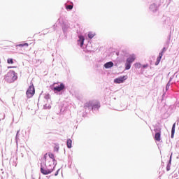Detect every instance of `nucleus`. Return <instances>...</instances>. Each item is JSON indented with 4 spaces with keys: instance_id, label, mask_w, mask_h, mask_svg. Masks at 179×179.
Listing matches in <instances>:
<instances>
[{
    "instance_id": "9b49d317",
    "label": "nucleus",
    "mask_w": 179,
    "mask_h": 179,
    "mask_svg": "<svg viewBox=\"0 0 179 179\" xmlns=\"http://www.w3.org/2000/svg\"><path fill=\"white\" fill-rule=\"evenodd\" d=\"M113 66H114V63H113V62H109L104 64V67L106 69H108V68H113Z\"/></svg>"
},
{
    "instance_id": "2eb2a0df",
    "label": "nucleus",
    "mask_w": 179,
    "mask_h": 179,
    "mask_svg": "<svg viewBox=\"0 0 179 179\" xmlns=\"http://www.w3.org/2000/svg\"><path fill=\"white\" fill-rule=\"evenodd\" d=\"M66 145L69 149H71V148H72V141L71 140V138L67 139Z\"/></svg>"
},
{
    "instance_id": "ddd939ff",
    "label": "nucleus",
    "mask_w": 179,
    "mask_h": 179,
    "mask_svg": "<svg viewBox=\"0 0 179 179\" xmlns=\"http://www.w3.org/2000/svg\"><path fill=\"white\" fill-rule=\"evenodd\" d=\"M93 106V101H90L89 102H87L85 106H84V108H89L90 107H92Z\"/></svg>"
},
{
    "instance_id": "423d86ee",
    "label": "nucleus",
    "mask_w": 179,
    "mask_h": 179,
    "mask_svg": "<svg viewBox=\"0 0 179 179\" xmlns=\"http://www.w3.org/2000/svg\"><path fill=\"white\" fill-rule=\"evenodd\" d=\"M65 89V85L64 83H60L59 85L56 86L53 88L54 92H62Z\"/></svg>"
},
{
    "instance_id": "f8f14e48",
    "label": "nucleus",
    "mask_w": 179,
    "mask_h": 179,
    "mask_svg": "<svg viewBox=\"0 0 179 179\" xmlns=\"http://www.w3.org/2000/svg\"><path fill=\"white\" fill-rule=\"evenodd\" d=\"M78 41L80 43V47H83V44L85 43V37H83V36H80L79 40Z\"/></svg>"
},
{
    "instance_id": "412c9836",
    "label": "nucleus",
    "mask_w": 179,
    "mask_h": 179,
    "mask_svg": "<svg viewBox=\"0 0 179 179\" xmlns=\"http://www.w3.org/2000/svg\"><path fill=\"white\" fill-rule=\"evenodd\" d=\"M66 9H69V10H71V9H73V6L68 5L66 6Z\"/></svg>"
},
{
    "instance_id": "b1692460",
    "label": "nucleus",
    "mask_w": 179,
    "mask_h": 179,
    "mask_svg": "<svg viewBox=\"0 0 179 179\" xmlns=\"http://www.w3.org/2000/svg\"><path fill=\"white\" fill-rule=\"evenodd\" d=\"M148 66H149L148 64H144V65H143V68H148Z\"/></svg>"
},
{
    "instance_id": "f257e3e1",
    "label": "nucleus",
    "mask_w": 179,
    "mask_h": 179,
    "mask_svg": "<svg viewBox=\"0 0 179 179\" xmlns=\"http://www.w3.org/2000/svg\"><path fill=\"white\" fill-rule=\"evenodd\" d=\"M48 155V153L45 154L43 159L45 160V167L43 166H41V172L44 176H47L48 174H51L52 171H54V169L55 168V163L57 162L52 161L50 159H47V156Z\"/></svg>"
},
{
    "instance_id": "f3484780",
    "label": "nucleus",
    "mask_w": 179,
    "mask_h": 179,
    "mask_svg": "<svg viewBox=\"0 0 179 179\" xmlns=\"http://www.w3.org/2000/svg\"><path fill=\"white\" fill-rule=\"evenodd\" d=\"M17 47H29V43H21L17 45Z\"/></svg>"
},
{
    "instance_id": "7ed1b4c3",
    "label": "nucleus",
    "mask_w": 179,
    "mask_h": 179,
    "mask_svg": "<svg viewBox=\"0 0 179 179\" xmlns=\"http://www.w3.org/2000/svg\"><path fill=\"white\" fill-rule=\"evenodd\" d=\"M34 93H36V90H34V85H31L29 87L26 94L27 97L30 99L32 96H34Z\"/></svg>"
},
{
    "instance_id": "f03ea898",
    "label": "nucleus",
    "mask_w": 179,
    "mask_h": 179,
    "mask_svg": "<svg viewBox=\"0 0 179 179\" xmlns=\"http://www.w3.org/2000/svg\"><path fill=\"white\" fill-rule=\"evenodd\" d=\"M5 79L7 82L12 83V82H15L16 79H17V76H16V73L13 71H10L7 75L5 76Z\"/></svg>"
},
{
    "instance_id": "393cba45",
    "label": "nucleus",
    "mask_w": 179,
    "mask_h": 179,
    "mask_svg": "<svg viewBox=\"0 0 179 179\" xmlns=\"http://www.w3.org/2000/svg\"><path fill=\"white\" fill-rule=\"evenodd\" d=\"M55 176H58V171L55 174Z\"/></svg>"
},
{
    "instance_id": "dca6fc26",
    "label": "nucleus",
    "mask_w": 179,
    "mask_h": 179,
    "mask_svg": "<svg viewBox=\"0 0 179 179\" xmlns=\"http://www.w3.org/2000/svg\"><path fill=\"white\" fill-rule=\"evenodd\" d=\"M131 64L129 62H126L125 63V69L128 71L129 69H131Z\"/></svg>"
},
{
    "instance_id": "4be33fe9",
    "label": "nucleus",
    "mask_w": 179,
    "mask_h": 179,
    "mask_svg": "<svg viewBox=\"0 0 179 179\" xmlns=\"http://www.w3.org/2000/svg\"><path fill=\"white\" fill-rule=\"evenodd\" d=\"M7 63L8 64H13V59H8Z\"/></svg>"
},
{
    "instance_id": "4468645a",
    "label": "nucleus",
    "mask_w": 179,
    "mask_h": 179,
    "mask_svg": "<svg viewBox=\"0 0 179 179\" xmlns=\"http://www.w3.org/2000/svg\"><path fill=\"white\" fill-rule=\"evenodd\" d=\"M176 133V123L173 124L171 130V138H174V134Z\"/></svg>"
},
{
    "instance_id": "6e6552de",
    "label": "nucleus",
    "mask_w": 179,
    "mask_h": 179,
    "mask_svg": "<svg viewBox=\"0 0 179 179\" xmlns=\"http://www.w3.org/2000/svg\"><path fill=\"white\" fill-rule=\"evenodd\" d=\"M101 107L100 102L99 101H92V110H99V108Z\"/></svg>"
},
{
    "instance_id": "39448f33",
    "label": "nucleus",
    "mask_w": 179,
    "mask_h": 179,
    "mask_svg": "<svg viewBox=\"0 0 179 179\" xmlns=\"http://www.w3.org/2000/svg\"><path fill=\"white\" fill-rule=\"evenodd\" d=\"M127 79H128V77L127 76L119 77V78H115L114 80V83H118V84L124 83V82H125V80H127Z\"/></svg>"
},
{
    "instance_id": "1a4fd4ad",
    "label": "nucleus",
    "mask_w": 179,
    "mask_h": 179,
    "mask_svg": "<svg viewBox=\"0 0 179 179\" xmlns=\"http://www.w3.org/2000/svg\"><path fill=\"white\" fill-rule=\"evenodd\" d=\"M136 59V56L134 54L130 55L129 57L127 59L126 62L132 64Z\"/></svg>"
},
{
    "instance_id": "a878e982",
    "label": "nucleus",
    "mask_w": 179,
    "mask_h": 179,
    "mask_svg": "<svg viewBox=\"0 0 179 179\" xmlns=\"http://www.w3.org/2000/svg\"><path fill=\"white\" fill-rule=\"evenodd\" d=\"M8 68L9 69V68H13V67H12V66H9V67H8Z\"/></svg>"
},
{
    "instance_id": "0eeeda50",
    "label": "nucleus",
    "mask_w": 179,
    "mask_h": 179,
    "mask_svg": "<svg viewBox=\"0 0 179 179\" xmlns=\"http://www.w3.org/2000/svg\"><path fill=\"white\" fill-rule=\"evenodd\" d=\"M166 52V48H164L162 49V52L159 54V57L157 58V61L155 62V65H157L158 64H160V61H162V57H163V53Z\"/></svg>"
},
{
    "instance_id": "aec40b11",
    "label": "nucleus",
    "mask_w": 179,
    "mask_h": 179,
    "mask_svg": "<svg viewBox=\"0 0 179 179\" xmlns=\"http://www.w3.org/2000/svg\"><path fill=\"white\" fill-rule=\"evenodd\" d=\"M150 9L151 10H152V12H153V10H154L153 9H155V10H157V8L156 6H155V5L150 6Z\"/></svg>"
},
{
    "instance_id": "20e7f679",
    "label": "nucleus",
    "mask_w": 179,
    "mask_h": 179,
    "mask_svg": "<svg viewBox=\"0 0 179 179\" xmlns=\"http://www.w3.org/2000/svg\"><path fill=\"white\" fill-rule=\"evenodd\" d=\"M155 132H156L155 135V141H157V142H160V137L162 136V129H155Z\"/></svg>"
},
{
    "instance_id": "a211bd4d",
    "label": "nucleus",
    "mask_w": 179,
    "mask_h": 179,
    "mask_svg": "<svg viewBox=\"0 0 179 179\" xmlns=\"http://www.w3.org/2000/svg\"><path fill=\"white\" fill-rule=\"evenodd\" d=\"M95 36H96V34H94L93 32H89L88 33L89 38H93V37H94Z\"/></svg>"
},
{
    "instance_id": "bb28decb",
    "label": "nucleus",
    "mask_w": 179,
    "mask_h": 179,
    "mask_svg": "<svg viewBox=\"0 0 179 179\" xmlns=\"http://www.w3.org/2000/svg\"><path fill=\"white\" fill-rule=\"evenodd\" d=\"M57 85V83H54V85Z\"/></svg>"
},
{
    "instance_id": "6ab92c4d",
    "label": "nucleus",
    "mask_w": 179,
    "mask_h": 179,
    "mask_svg": "<svg viewBox=\"0 0 179 179\" xmlns=\"http://www.w3.org/2000/svg\"><path fill=\"white\" fill-rule=\"evenodd\" d=\"M141 66H142V65H141L140 63H136V64H134V67H135L136 69H141Z\"/></svg>"
},
{
    "instance_id": "5701e85b",
    "label": "nucleus",
    "mask_w": 179,
    "mask_h": 179,
    "mask_svg": "<svg viewBox=\"0 0 179 179\" xmlns=\"http://www.w3.org/2000/svg\"><path fill=\"white\" fill-rule=\"evenodd\" d=\"M59 149V147L56 146L55 147L54 150H55L56 152H58Z\"/></svg>"
},
{
    "instance_id": "9d476101",
    "label": "nucleus",
    "mask_w": 179,
    "mask_h": 179,
    "mask_svg": "<svg viewBox=\"0 0 179 179\" xmlns=\"http://www.w3.org/2000/svg\"><path fill=\"white\" fill-rule=\"evenodd\" d=\"M48 157H49V158H46V160H52V162H57L55 160V156L54 155V154L49 152Z\"/></svg>"
}]
</instances>
